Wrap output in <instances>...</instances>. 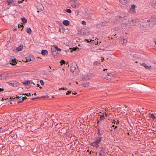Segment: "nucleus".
I'll list each match as a JSON object with an SVG mask.
<instances>
[{
  "label": "nucleus",
  "instance_id": "obj_1",
  "mask_svg": "<svg viewBox=\"0 0 156 156\" xmlns=\"http://www.w3.org/2000/svg\"><path fill=\"white\" fill-rule=\"evenodd\" d=\"M156 23V16H152L147 22L141 23L140 24V28L143 30H146L153 27Z\"/></svg>",
  "mask_w": 156,
  "mask_h": 156
},
{
  "label": "nucleus",
  "instance_id": "obj_2",
  "mask_svg": "<svg viewBox=\"0 0 156 156\" xmlns=\"http://www.w3.org/2000/svg\"><path fill=\"white\" fill-rule=\"evenodd\" d=\"M103 140V137L101 136H97L95 140L90 143V145L96 148L98 147L100 144L101 142Z\"/></svg>",
  "mask_w": 156,
  "mask_h": 156
},
{
  "label": "nucleus",
  "instance_id": "obj_3",
  "mask_svg": "<svg viewBox=\"0 0 156 156\" xmlns=\"http://www.w3.org/2000/svg\"><path fill=\"white\" fill-rule=\"evenodd\" d=\"M140 23V21L138 19H134L133 20H129L125 22L124 26L127 27L136 25Z\"/></svg>",
  "mask_w": 156,
  "mask_h": 156
},
{
  "label": "nucleus",
  "instance_id": "obj_4",
  "mask_svg": "<svg viewBox=\"0 0 156 156\" xmlns=\"http://www.w3.org/2000/svg\"><path fill=\"white\" fill-rule=\"evenodd\" d=\"M119 43L121 44H123L127 42V40L126 37H121L119 38Z\"/></svg>",
  "mask_w": 156,
  "mask_h": 156
},
{
  "label": "nucleus",
  "instance_id": "obj_5",
  "mask_svg": "<svg viewBox=\"0 0 156 156\" xmlns=\"http://www.w3.org/2000/svg\"><path fill=\"white\" fill-rule=\"evenodd\" d=\"M135 6L133 5H131V7L129 9V13L133 14L136 12L135 9Z\"/></svg>",
  "mask_w": 156,
  "mask_h": 156
},
{
  "label": "nucleus",
  "instance_id": "obj_6",
  "mask_svg": "<svg viewBox=\"0 0 156 156\" xmlns=\"http://www.w3.org/2000/svg\"><path fill=\"white\" fill-rule=\"evenodd\" d=\"M105 152L101 150L100 151L98 152L97 153V156H105Z\"/></svg>",
  "mask_w": 156,
  "mask_h": 156
},
{
  "label": "nucleus",
  "instance_id": "obj_7",
  "mask_svg": "<svg viewBox=\"0 0 156 156\" xmlns=\"http://www.w3.org/2000/svg\"><path fill=\"white\" fill-rule=\"evenodd\" d=\"M79 3L78 2H72L71 5L72 7L74 8H76L79 6Z\"/></svg>",
  "mask_w": 156,
  "mask_h": 156
},
{
  "label": "nucleus",
  "instance_id": "obj_8",
  "mask_svg": "<svg viewBox=\"0 0 156 156\" xmlns=\"http://www.w3.org/2000/svg\"><path fill=\"white\" fill-rule=\"evenodd\" d=\"M104 78H105L107 80L111 79L113 77V75L112 73L107 74L106 76H103Z\"/></svg>",
  "mask_w": 156,
  "mask_h": 156
},
{
  "label": "nucleus",
  "instance_id": "obj_9",
  "mask_svg": "<svg viewBox=\"0 0 156 156\" xmlns=\"http://www.w3.org/2000/svg\"><path fill=\"white\" fill-rule=\"evenodd\" d=\"M51 51H60L61 49L56 46H54L51 49Z\"/></svg>",
  "mask_w": 156,
  "mask_h": 156
},
{
  "label": "nucleus",
  "instance_id": "obj_10",
  "mask_svg": "<svg viewBox=\"0 0 156 156\" xmlns=\"http://www.w3.org/2000/svg\"><path fill=\"white\" fill-rule=\"evenodd\" d=\"M10 63L11 64H12L13 65H15L17 63V61L16 59L15 58H10Z\"/></svg>",
  "mask_w": 156,
  "mask_h": 156
},
{
  "label": "nucleus",
  "instance_id": "obj_11",
  "mask_svg": "<svg viewBox=\"0 0 156 156\" xmlns=\"http://www.w3.org/2000/svg\"><path fill=\"white\" fill-rule=\"evenodd\" d=\"M20 100L22 99L23 101L25 99H26L27 98L26 97H20ZM11 98H13V99L17 98L18 99H19V97H18L17 95H16V97H11L10 99H11Z\"/></svg>",
  "mask_w": 156,
  "mask_h": 156
},
{
  "label": "nucleus",
  "instance_id": "obj_12",
  "mask_svg": "<svg viewBox=\"0 0 156 156\" xmlns=\"http://www.w3.org/2000/svg\"><path fill=\"white\" fill-rule=\"evenodd\" d=\"M141 65L147 69H151V66H147L145 63H142Z\"/></svg>",
  "mask_w": 156,
  "mask_h": 156
},
{
  "label": "nucleus",
  "instance_id": "obj_13",
  "mask_svg": "<svg viewBox=\"0 0 156 156\" xmlns=\"http://www.w3.org/2000/svg\"><path fill=\"white\" fill-rule=\"evenodd\" d=\"M63 24L65 26H68L69 25L70 22L67 20H64L63 22Z\"/></svg>",
  "mask_w": 156,
  "mask_h": 156
},
{
  "label": "nucleus",
  "instance_id": "obj_14",
  "mask_svg": "<svg viewBox=\"0 0 156 156\" xmlns=\"http://www.w3.org/2000/svg\"><path fill=\"white\" fill-rule=\"evenodd\" d=\"M41 53L43 55H47L48 54V51L46 50H42Z\"/></svg>",
  "mask_w": 156,
  "mask_h": 156
},
{
  "label": "nucleus",
  "instance_id": "obj_15",
  "mask_svg": "<svg viewBox=\"0 0 156 156\" xmlns=\"http://www.w3.org/2000/svg\"><path fill=\"white\" fill-rule=\"evenodd\" d=\"M7 76L3 75L2 74L0 75V80L6 79L7 78Z\"/></svg>",
  "mask_w": 156,
  "mask_h": 156
},
{
  "label": "nucleus",
  "instance_id": "obj_16",
  "mask_svg": "<svg viewBox=\"0 0 156 156\" xmlns=\"http://www.w3.org/2000/svg\"><path fill=\"white\" fill-rule=\"evenodd\" d=\"M21 20L23 22L22 24H24L27 22V20L25 17L21 18Z\"/></svg>",
  "mask_w": 156,
  "mask_h": 156
},
{
  "label": "nucleus",
  "instance_id": "obj_17",
  "mask_svg": "<svg viewBox=\"0 0 156 156\" xmlns=\"http://www.w3.org/2000/svg\"><path fill=\"white\" fill-rule=\"evenodd\" d=\"M23 48V46L20 45L19 47H17L16 48V50L18 51H20L22 50Z\"/></svg>",
  "mask_w": 156,
  "mask_h": 156
},
{
  "label": "nucleus",
  "instance_id": "obj_18",
  "mask_svg": "<svg viewBox=\"0 0 156 156\" xmlns=\"http://www.w3.org/2000/svg\"><path fill=\"white\" fill-rule=\"evenodd\" d=\"M7 2L8 3V5H10L11 3L14 2V1L13 0H7Z\"/></svg>",
  "mask_w": 156,
  "mask_h": 156
},
{
  "label": "nucleus",
  "instance_id": "obj_19",
  "mask_svg": "<svg viewBox=\"0 0 156 156\" xmlns=\"http://www.w3.org/2000/svg\"><path fill=\"white\" fill-rule=\"evenodd\" d=\"M18 85L19 84L18 82L15 81V82H13V86L14 87H16L18 86Z\"/></svg>",
  "mask_w": 156,
  "mask_h": 156
},
{
  "label": "nucleus",
  "instance_id": "obj_20",
  "mask_svg": "<svg viewBox=\"0 0 156 156\" xmlns=\"http://www.w3.org/2000/svg\"><path fill=\"white\" fill-rule=\"evenodd\" d=\"M45 97V96H42L41 97H37L34 98H33L32 99V100H34V99H39V98H44Z\"/></svg>",
  "mask_w": 156,
  "mask_h": 156
},
{
  "label": "nucleus",
  "instance_id": "obj_21",
  "mask_svg": "<svg viewBox=\"0 0 156 156\" xmlns=\"http://www.w3.org/2000/svg\"><path fill=\"white\" fill-rule=\"evenodd\" d=\"M89 85V82H87L86 83L83 84V86L84 87H88Z\"/></svg>",
  "mask_w": 156,
  "mask_h": 156
},
{
  "label": "nucleus",
  "instance_id": "obj_22",
  "mask_svg": "<svg viewBox=\"0 0 156 156\" xmlns=\"http://www.w3.org/2000/svg\"><path fill=\"white\" fill-rule=\"evenodd\" d=\"M76 68L75 67H74L73 66H72L71 68V70L73 72L74 70H76Z\"/></svg>",
  "mask_w": 156,
  "mask_h": 156
},
{
  "label": "nucleus",
  "instance_id": "obj_23",
  "mask_svg": "<svg viewBox=\"0 0 156 156\" xmlns=\"http://www.w3.org/2000/svg\"><path fill=\"white\" fill-rule=\"evenodd\" d=\"M100 64V63L98 61H95L94 63V66H98Z\"/></svg>",
  "mask_w": 156,
  "mask_h": 156
},
{
  "label": "nucleus",
  "instance_id": "obj_24",
  "mask_svg": "<svg viewBox=\"0 0 156 156\" xmlns=\"http://www.w3.org/2000/svg\"><path fill=\"white\" fill-rule=\"evenodd\" d=\"M52 51V55H54V56H55L57 55L58 52V51Z\"/></svg>",
  "mask_w": 156,
  "mask_h": 156
},
{
  "label": "nucleus",
  "instance_id": "obj_25",
  "mask_svg": "<svg viewBox=\"0 0 156 156\" xmlns=\"http://www.w3.org/2000/svg\"><path fill=\"white\" fill-rule=\"evenodd\" d=\"M152 4L154 5H155L156 6V0H151Z\"/></svg>",
  "mask_w": 156,
  "mask_h": 156
},
{
  "label": "nucleus",
  "instance_id": "obj_26",
  "mask_svg": "<svg viewBox=\"0 0 156 156\" xmlns=\"http://www.w3.org/2000/svg\"><path fill=\"white\" fill-rule=\"evenodd\" d=\"M101 150L103 151H104L105 152L106 151L105 147L104 146H102L101 148Z\"/></svg>",
  "mask_w": 156,
  "mask_h": 156
},
{
  "label": "nucleus",
  "instance_id": "obj_27",
  "mask_svg": "<svg viewBox=\"0 0 156 156\" xmlns=\"http://www.w3.org/2000/svg\"><path fill=\"white\" fill-rule=\"evenodd\" d=\"M23 83L25 84L26 85H29V80H28L26 82H23Z\"/></svg>",
  "mask_w": 156,
  "mask_h": 156
},
{
  "label": "nucleus",
  "instance_id": "obj_28",
  "mask_svg": "<svg viewBox=\"0 0 156 156\" xmlns=\"http://www.w3.org/2000/svg\"><path fill=\"white\" fill-rule=\"evenodd\" d=\"M100 120H103L104 119V115H101L100 116Z\"/></svg>",
  "mask_w": 156,
  "mask_h": 156
},
{
  "label": "nucleus",
  "instance_id": "obj_29",
  "mask_svg": "<svg viewBox=\"0 0 156 156\" xmlns=\"http://www.w3.org/2000/svg\"><path fill=\"white\" fill-rule=\"evenodd\" d=\"M66 11L69 13H70L71 12V10L69 9H66Z\"/></svg>",
  "mask_w": 156,
  "mask_h": 156
},
{
  "label": "nucleus",
  "instance_id": "obj_30",
  "mask_svg": "<svg viewBox=\"0 0 156 156\" xmlns=\"http://www.w3.org/2000/svg\"><path fill=\"white\" fill-rule=\"evenodd\" d=\"M85 41H86L87 42H91V41H94V40H93L92 39H85Z\"/></svg>",
  "mask_w": 156,
  "mask_h": 156
},
{
  "label": "nucleus",
  "instance_id": "obj_31",
  "mask_svg": "<svg viewBox=\"0 0 156 156\" xmlns=\"http://www.w3.org/2000/svg\"><path fill=\"white\" fill-rule=\"evenodd\" d=\"M60 63L61 64V65H62L65 63L66 62L64 60L62 59L61 60Z\"/></svg>",
  "mask_w": 156,
  "mask_h": 156
},
{
  "label": "nucleus",
  "instance_id": "obj_32",
  "mask_svg": "<svg viewBox=\"0 0 156 156\" xmlns=\"http://www.w3.org/2000/svg\"><path fill=\"white\" fill-rule=\"evenodd\" d=\"M18 27L19 28H20V27H22V29L21 30L22 31V30L23 29V28L24 27V26L23 25H20V24L19 25V24H18Z\"/></svg>",
  "mask_w": 156,
  "mask_h": 156
},
{
  "label": "nucleus",
  "instance_id": "obj_33",
  "mask_svg": "<svg viewBox=\"0 0 156 156\" xmlns=\"http://www.w3.org/2000/svg\"><path fill=\"white\" fill-rule=\"evenodd\" d=\"M40 83H41V84L43 85L44 84V82H43V80H41L40 81Z\"/></svg>",
  "mask_w": 156,
  "mask_h": 156
},
{
  "label": "nucleus",
  "instance_id": "obj_34",
  "mask_svg": "<svg viewBox=\"0 0 156 156\" xmlns=\"http://www.w3.org/2000/svg\"><path fill=\"white\" fill-rule=\"evenodd\" d=\"M151 118L153 119H154L155 118V117L154 116V115L153 114H151Z\"/></svg>",
  "mask_w": 156,
  "mask_h": 156
},
{
  "label": "nucleus",
  "instance_id": "obj_35",
  "mask_svg": "<svg viewBox=\"0 0 156 156\" xmlns=\"http://www.w3.org/2000/svg\"><path fill=\"white\" fill-rule=\"evenodd\" d=\"M40 9L41 10H43L44 9V8L42 5H41Z\"/></svg>",
  "mask_w": 156,
  "mask_h": 156
},
{
  "label": "nucleus",
  "instance_id": "obj_36",
  "mask_svg": "<svg viewBox=\"0 0 156 156\" xmlns=\"http://www.w3.org/2000/svg\"><path fill=\"white\" fill-rule=\"evenodd\" d=\"M8 83H9V85H10V86H13V82L11 83V82H9Z\"/></svg>",
  "mask_w": 156,
  "mask_h": 156
},
{
  "label": "nucleus",
  "instance_id": "obj_37",
  "mask_svg": "<svg viewBox=\"0 0 156 156\" xmlns=\"http://www.w3.org/2000/svg\"><path fill=\"white\" fill-rule=\"evenodd\" d=\"M82 24L84 25H86V22L84 21H82Z\"/></svg>",
  "mask_w": 156,
  "mask_h": 156
},
{
  "label": "nucleus",
  "instance_id": "obj_38",
  "mask_svg": "<svg viewBox=\"0 0 156 156\" xmlns=\"http://www.w3.org/2000/svg\"><path fill=\"white\" fill-rule=\"evenodd\" d=\"M67 89V88L66 87L61 88H59L60 90H66Z\"/></svg>",
  "mask_w": 156,
  "mask_h": 156
},
{
  "label": "nucleus",
  "instance_id": "obj_39",
  "mask_svg": "<svg viewBox=\"0 0 156 156\" xmlns=\"http://www.w3.org/2000/svg\"><path fill=\"white\" fill-rule=\"evenodd\" d=\"M78 47H74L73 48V51H76L77 50V49H78Z\"/></svg>",
  "mask_w": 156,
  "mask_h": 156
},
{
  "label": "nucleus",
  "instance_id": "obj_40",
  "mask_svg": "<svg viewBox=\"0 0 156 156\" xmlns=\"http://www.w3.org/2000/svg\"><path fill=\"white\" fill-rule=\"evenodd\" d=\"M119 122V121L118 120H117V121H114L113 122L115 123H116V124H118Z\"/></svg>",
  "mask_w": 156,
  "mask_h": 156
},
{
  "label": "nucleus",
  "instance_id": "obj_41",
  "mask_svg": "<svg viewBox=\"0 0 156 156\" xmlns=\"http://www.w3.org/2000/svg\"><path fill=\"white\" fill-rule=\"evenodd\" d=\"M71 93V92L70 91H68L67 92L66 94L67 95H69Z\"/></svg>",
  "mask_w": 156,
  "mask_h": 156
},
{
  "label": "nucleus",
  "instance_id": "obj_42",
  "mask_svg": "<svg viewBox=\"0 0 156 156\" xmlns=\"http://www.w3.org/2000/svg\"><path fill=\"white\" fill-rule=\"evenodd\" d=\"M23 0H21V1H18V3L19 4L22 3L23 2Z\"/></svg>",
  "mask_w": 156,
  "mask_h": 156
},
{
  "label": "nucleus",
  "instance_id": "obj_43",
  "mask_svg": "<svg viewBox=\"0 0 156 156\" xmlns=\"http://www.w3.org/2000/svg\"><path fill=\"white\" fill-rule=\"evenodd\" d=\"M26 31L28 33H29V28H27V30H26Z\"/></svg>",
  "mask_w": 156,
  "mask_h": 156
},
{
  "label": "nucleus",
  "instance_id": "obj_44",
  "mask_svg": "<svg viewBox=\"0 0 156 156\" xmlns=\"http://www.w3.org/2000/svg\"><path fill=\"white\" fill-rule=\"evenodd\" d=\"M78 2L77 0H71V2Z\"/></svg>",
  "mask_w": 156,
  "mask_h": 156
},
{
  "label": "nucleus",
  "instance_id": "obj_45",
  "mask_svg": "<svg viewBox=\"0 0 156 156\" xmlns=\"http://www.w3.org/2000/svg\"><path fill=\"white\" fill-rule=\"evenodd\" d=\"M97 134L99 135H101V133L100 132L99 130H98V133Z\"/></svg>",
  "mask_w": 156,
  "mask_h": 156
},
{
  "label": "nucleus",
  "instance_id": "obj_46",
  "mask_svg": "<svg viewBox=\"0 0 156 156\" xmlns=\"http://www.w3.org/2000/svg\"><path fill=\"white\" fill-rule=\"evenodd\" d=\"M4 90V89L0 88V92Z\"/></svg>",
  "mask_w": 156,
  "mask_h": 156
},
{
  "label": "nucleus",
  "instance_id": "obj_47",
  "mask_svg": "<svg viewBox=\"0 0 156 156\" xmlns=\"http://www.w3.org/2000/svg\"><path fill=\"white\" fill-rule=\"evenodd\" d=\"M8 98H5V99H4V98H3L2 99V101H3L4 99L7 100V99Z\"/></svg>",
  "mask_w": 156,
  "mask_h": 156
},
{
  "label": "nucleus",
  "instance_id": "obj_48",
  "mask_svg": "<svg viewBox=\"0 0 156 156\" xmlns=\"http://www.w3.org/2000/svg\"><path fill=\"white\" fill-rule=\"evenodd\" d=\"M23 101V100H21V101H18V102H17V103H21V102H22V101Z\"/></svg>",
  "mask_w": 156,
  "mask_h": 156
},
{
  "label": "nucleus",
  "instance_id": "obj_49",
  "mask_svg": "<svg viewBox=\"0 0 156 156\" xmlns=\"http://www.w3.org/2000/svg\"><path fill=\"white\" fill-rule=\"evenodd\" d=\"M17 30V29L16 28H14L13 29V30L14 31H16V30Z\"/></svg>",
  "mask_w": 156,
  "mask_h": 156
},
{
  "label": "nucleus",
  "instance_id": "obj_50",
  "mask_svg": "<svg viewBox=\"0 0 156 156\" xmlns=\"http://www.w3.org/2000/svg\"><path fill=\"white\" fill-rule=\"evenodd\" d=\"M32 83L33 84H35L34 83H33L32 81H30V84H32Z\"/></svg>",
  "mask_w": 156,
  "mask_h": 156
},
{
  "label": "nucleus",
  "instance_id": "obj_51",
  "mask_svg": "<svg viewBox=\"0 0 156 156\" xmlns=\"http://www.w3.org/2000/svg\"><path fill=\"white\" fill-rule=\"evenodd\" d=\"M154 43H155V44L156 45V39H154Z\"/></svg>",
  "mask_w": 156,
  "mask_h": 156
},
{
  "label": "nucleus",
  "instance_id": "obj_52",
  "mask_svg": "<svg viewBox=\"0 0 156 156\" xmlns=\"http://www.w3.org/2000/svg\"><path fill=\"white\" fill-rule=\"evenodd\" d=\"M72 94H77V93H72Z\"/></svg>",
  "mask_w": 156,
  "mask_h": 156
},
{
  "label": "nucleus",
  "instance_id": "obj_53",
  "mask_svg": "<svg viewBox=\"0 0 156 156\" xmlns=\"http://www.w3.org/2000/svg\"><path fill=\"white\" fill-rule=\"evenodd\" d=\"M108 115V114L107 113H106L105 114V115L106 116H107Z\"/></svg>",
  "mask_w": 156,
  "mask_h": 156
},
{
  "label": "nucleus",
  "instance_id": "obj_54",
  "mask_svg": "<svg viewBox=\"0 0 156 156\" xmlns=\"http://www.w3.org/2000/svg\"><path fill=\"white\" fill-rule=\"evenodd\" d=\"M66 65H67V64H68V62H66L65 63Z\"/></svg>",
  "mask_w": 156,
  "mask_h": 156
},
{
  "label": "nucleus",
  "instance_id": "obj_55",
  "mask_svg": "<svg viewBox=\"0 0 156 156\" xmlns=\"http://www.w3.org/2000/svg\"><path fill=\"white\" fill-rule=\"evenodd\" d=\"M117 126H115V128H114L115 129V128H117Z\"/></svg>",
  "mask_w": 156,
  "mask_h": 156
},
{
  "label": "nucleus",
  "instance_id": "obj_56",
  "mask_svg": "<svg viewBox=\"0 0 156 156\" xmlns=\"http://www.w3.org/2000/svg\"><path fill=\"white\" fill-rule=\"evenodd\" d=\"M31 30L30 29V34L31 33Z\"/></svg>",
  "mask_w": 156,
  "mask_h": 156
},
{
  "label": "nucleus",
  "instance_id": "obj_57",
  "mask_svg": "<svg viewBox=\"0 0 156 156\" xmlns=\"http://www.w3.org/2000/svg\"><path fill=\"white\" fill-rule=\"evenodd\" d=\"M112 127H115V125H112Z\"/></svg>",
  "mask_w": 156,
  "mask_h": 156
},
{
  "label": "nucleus",
  "instance_id": "obj_58",
  "mask_svg": "<svg viewBox=\"0 0 156 156\" xmlns=\"http://www.w3.org/2000/svg\"><path fill=\"white\" fill-rule=\"evenodd\" d=\"M101 61L102 62H103V60H104V58H103V59H101Z\"/></svg>",
  "mask_w": 156,
  "mask_h": 156
},
{
  "label": "nucleus",
  "instance_id": "obj_59",
  "mask_svg": "<svg viewBox=\"0 0 156 156\" xmlns=\"http://www.w3.org/2000/svg\"><path fill=\"white\" fill-rule=\"evenodd\" d=\"M37 85L39 87V84H37Z\"/></svg>",
  "mask_w": 156,
  "mask_h": 156
},
{
  "label": "nucleus",
  "instance_id": "obj_60",
  "mask_svg": "<svg viewBox=\"0 0 156 156\" xmlns=\"http://www.w3.org/2000/svg\"><path fill=\"white\" fill-rule=\"evenodd\" d=\"M28 93H27V94H26V95L27 96H28Z\"/></svg>",
  "mask_w": 156,
  "mask_h": 156
},
{
  "label": "nucleus",
  "instance_id": "obj_61",
  "mask_svg": "<svg viewBox=\"0 0 156 156\" xmlns=\"http://www.w3.org/2000/svg\"><path fill=\"white\" fill-rule=\"evenodd\" d=\"M30 61H31L32 60V59L31 58H30Z\"/></svg>",
  "mask_w": 156,
  "mask_h": 156
},
{
  "label": "nucleus",
  "instance_id": "obj_62",
  "mask_svg": "<svg viewBox=\"0 0 156 156\" xmlns=\"http://www.w3.org/2000/svg\"><path fill=\"white\" fill-rule=\"evenodd\" d=\"M98 44V41H97V44Z\"/></svg>",
  "mask_w": 156,
  "mask_h": 156
},
{
  "label": "nucleus",
  "instance_id": "obj_63",
  "mask_svg": "<svg viewBox=\"0 0 156 156\" xmlns=\"http://www.w3.org/2000/svg\"><path fill=\"white\" fill-rule=\"evenodd\" d=\"M107 69H104V71H105V70H106Z\"/></svg>",
  "mask_w": 156,
  "mask_h": 156
},
{
  "label": "nucleus",
  "instance_id": "obj_64",
  "mask_svg": "<svg viewBox=\"0 0 156 156\" xmlns=\"http://www.w3.org/2000/svg\"><path fill=\"white\" fill-rule=\"evenodd\" d=\"M40 87V88H42V87Z\"/></svg>",
  "mask_w": 156,
  "mask_h": 156
}]
</instances>
